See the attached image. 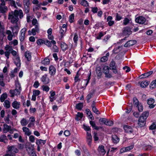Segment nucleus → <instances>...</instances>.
<instances>
[{
  "label": "nucleus",
  "instance_id": "49530a36",
  "mask_svg": "<svg viewBox=\"0 0 156 156\" xmlns=\"http://www.w3.org/2000/svg\"><path fill=\"white\" fill-rule=\"evenodd\" d=\"M5 50L9 52L11 51L12 50V46L9 45H6L5 48Z\"/></svg>",
  "mask_w": 156,
  "mask_h": 156
},
{
  "label": "nucleus",
  "instance_id": "0eeeda50",
  "mask_svg": "<svg viewBox=\"0 0 156 156\" xmlns=\"http://www.w3.org/2000/svg\"><path fill=\"white\" fill-rule=\"evenodd\" d=\"M133 147V145H131L129 146L125 147H123L120 149V153L122 154L123 153L128 151L132 149Z\"/></svg>",
  "mask_w": 156,
  "mask_h": 156
},
{
  "label": "nucleus",
  "instance_id": "39448f33",
  "mask_svg": "<svg viewBox=\"0 0 156 156\" xmlns=\"http://www.w3.org/2000/svg\"><path fill=\"white\" fill-rule=\"evenodd\" d=\"M98 154L101 156H103L106 153L104 146L103 145H101L98 147Z\"/></svg>",
  "mask_w": 156,
  "mask_h": 156
},
{
  "label": "nucleus",
  "instance_id": "a19ab883",
  "mask_svg": "<svg viewBox=\"0 0 156 156\" xmlns=\"http://www.w3.org/2000/svg\"><path fill=\"white\" fill-rule=\"evenodd\" d=\"M69 20L70 23L73 22L74 21V14H72L69 16Z\"/></svg>",
  "mask_w": 156,
  "mask_h": 156
},
{
  "label": "nucleus",
  "instance_id": "bb28decb",
  "mask_svg": "<svg viewBox=\"0 0 156 156\" xmlns=\"http://www.w3.org/2000/svg\"><path fill=\"white\" fill-rule=\"evenodd\" d=\"M153 72L152 71H150L147 73L143 74L140 76L141 78H145L148 77L151 74H152Z\"/></svg>",
  "mask_w": 156,
  "mask_h": 156
},
{
  "label": "nucleus",
  "instance_id": "e2e57ef3",
  "mask_svg": "<svg viewBox=\"0 0 156 156\" xmlns=\"http://www.w3.org/2000/svg\"><path fill=\"white\" fill-rule=\"evenodd\" d=\"M124 34L129 36L131 34V32L130 30H124Z\"/></svg>",
  "mask_w": 156,
  "mask_h": 156
},
{
  "label": "nucleus",
  "instance_id": "20e7f679",
  "mask_svg": "<svg viewBox=\"0 0 156 156\" xmlns=\"http://www.w3.org/2000/svg\"><path fill=\"white\" fill-rule=\"evenodd\" d=\"M27 29L26 28H23L20 32V35L19 38L20 41L22 42L25 39V35Z\"/></svg>",
  "mask_w": 156,
  "mask_h": 156
},
{
  "label": "nucleus",
  "instance_id": "e433bc0d",
  "mask_svg": "<svg viewBox=\"0 0 156 156\" xmlns=\"http://www.w3.org/2000/svg\"><path fill=\"white\" fill-rule=\"evenodd\" d=\"M80 4L85 7H87L89 6L88 2L86 0H81Z\"/></svg>",
  "mask_w": 156,
  "mask_h": 156
},
{
  "label": "nucleus",
  "instance_id": "72a5a7b5",
  "mask_svg": "<svg viewBox=\"0 0 156 156\" xmlns=\"http://www.w3.org/2000/svg\"><path fill=\"white\" fill-rule=\"evenodd\" d=\"M21 125L23 126H25L27 125L28 124V122L26 119L24 118L22 119L20 122Z\"/></svg>",
  "mask_w": 156,
  "mask_h": 156
},
{
  "label": "nucleus",
  "instance_id": "f03ea898",
  "mask_svg": "<svg viewBox=\"0 0 156 156\" xmlns=\"http://www.w3.org/2000/svg\"><path fill=\"white\" fill-rule=\"evenodd\" d=\"M7 153L3 156H16L15 153L18 152L17 148L14 146H8Z\"/></svg>",
  "mask_w": 156,
  "mask_h": 156
},
{
  "label": "nucleus",
  "instance_id": "4c0bfd02",
  "mask_svg": "<svg viewBox=\"0 0 156 156\" xmlns=\"http://www.w3.org/2000/svg\"><path fill=\"white\" fill-rule=\"evenodd\" d=\"M150 87L151 89H153L156 87V79L151 83Z\"/></svg>",
  "mask_w": 156,
  "mask_h": 156
},
{
  "label": "nucleus",
  "instance_id": "b1692460",
  "mask_svg": "<svg viewBox=\"0 0 156 156\" xmlns=\"http://www.w3.org/2000/svg\"><path fill=\"white\" fill-rule=\"evenodd\" d=\"M32 35L34 36L36 34V32H38L39 31V25H36L35 28L32 29Z\"/></svg>",
  "mask_w": 156,
  "mask_h": 156
},
{
  "label": "nucleus",
  "instance_id": "052dcab7",
  "mask_svg": "<svg viewBox=\"0 0 156 156\" xmlns=\"http://www.w3.org/2000/svg\"><path fill=\"white\" fill-rule=\"evenodd\" d=\"M10 44H13L14 45H16L18 44V41L16 40H15L12 41H11L9 42Z\"/></svg>",
  "mask_w": 156,
  "mask_h": 156
},
{
  "label": "nucleus",
  "instance_id": "cd10ccee",
  "mask_svg": "<svg viewBox=\"0 0 156 156\" xmlns=\"http://www.w3.org/2000/svg\"><path fill=\"white\" fill-rule=\"evenodd\" d=\"M46 140H43L41 139L37 140L36 141V144L37 145H42L46 143Z\"/></svg>",
  "mask_w": 156,
  "mask_h": 156
},
{
  "label": "nucleus",
  "instance_id": "37998d69",
  "mask_svg": "<svg viewBox=\"0 0 156 156\" xmlns=\"http://www.w3.org/2000/svg\"><path fill=\"white\" fill-rule=\"evenodd\" d=\"M49 59L48 58H45L41 62L44 65H48L49 64Z\"/></svg>",
  "mask_w": 156,
  "mask_h": 156
},
{
  "label": "nucleus",
  "instance_id": "aec40b11",
  "mask_svg": "<svg viewBox=\"0 0 156 156\" xmlns=\"http://www.w3.org/2000/svg\"><path fill=\"white\" fill-rule=\"evenodd\" d=\"M113 18L110 16H108L107 18V21L108 22V24L110 26H112L114 23V21L112 20Z\"/></svg>",
  "mask_w": 156,
  "mask_h": 156
},
{
  "label": "nucleus",
  "instance_id": "6e6d98bb",
  "mask_svg": "<svg viewBox=\"0 0 156 156\" xmlns=\"http://www.w3.org/2000/svg\"><path fill=\"white\" fill-rule=\"evenodd\" d=\"M83 116V114L82 113L78 112L77 114V117L76 118L77 120H80V119H81Z\"/></svg>",
  "mask_w": 156,
  "mask_h": 156
},
{
  "label": "nucleus",
  "instance_id": "9d476101",
  "mask_svg": "<svg viewBox=\"0 0 156 156\" xmlns=\"http://www.w3.org/2000/svg\"><path fill=\"white\" fill-rule=\"evenodd\" d=\"M136 22L140 24H143L145 22L146 20L145 18L142 16H139L136 19Z\"/></svg>",
  "mask_w": 156,
  "mask_h": 156
},
{
  "label": "nucleus",
  "instance_id": "f3484780",
  "mask_svg": "<svg viewBox=\"0 0 156 156\" xmlns=\"http://www.w3.org/2000/svg\"><path fill=\"white\" fill-rule=\"evenodd\" d=\"M31 54L29 51H26L25 53V57L27 60L28 61H30L31 59Z\"/></svg>",
  "mask_w": 156,
  "mask_h": 156
},
{
  "label": "nucleus",
  "instance_id": "6e6552de",
  "mask_svg": "<svg viewBox=\"0 0 156 156\" xmlns=\"http://www.w3.org/2000/svg\"><path fill=\"white\" fill-rule=\"evenodd\" d=\"M87 139L88 144L90 145L92 141V136L91 135V132H87Z\"/></svg>",
  "mask_w": 156,
  "mask_h": 156
},
{
  "label": "nucleus",
  "instance_id": "bf43d9fd",
  "mask_svg": "<svg viewBox=\"0 0 156 156\" xmlns=\"http://www.w3.org/2000/svg\"><path fill=\"white\" fill-rule=\"evenodd\" d=\"M78 36L76 34H75L73 37L74 42L76 44L78 40Z\"/></svg>",
  "mask_w": 156,
  "mask_h": 156
},
{
  "label": "nucleus",
  "instance_id": "de8ad7c7",
  "mask_svg": "<svg viewBox=\"0 0 156 156\" xmlns=\"http://www.w3.org/2000/svg\"><path fill=\"white\" fill-rule=\"evenodd\" d=\"M107 119L105 118H101L99 120V122L101 124H106L107 121Z\"/></svg>",
  "mask_w": 156,
  "mask_h": 156
},
{
  "label": "nucleus",
  "instance_id": "a18cd8bd",
  "mask_svg": "<svg viewBox=\"0 0 156 156\" xmlns=\"http://www.w3.org/2000/svg\"><path fill=\"white\" fill-rule=\"evenodd\" d=\"M131 21V20L130 19H128L127 18H125L123 20V24L124 25H126L128 24V23H129Z\"/></svg>",
  "mask_w": 156,
  "mask_h": 156
},
{
  "label": "nucleus",
  "instance_id": "13d9d810",
  "mask_svg": "<svg viewBox=\"0 0 156 156\" xmlns=\"http://www.w3.org/2000/svg\"><path fill=\"white\" fill-rule=\"evenodd\" d=\"M90 123L93 127L95 129H98V127L96 126L94 122L90 121Z\"/></svg>",
  "mask_w": 156,
  "mask_h": 156
},
{
  "label": "nucleus",
  "instance_id": "f8f14e48",
  "mask_svg": "<svg viewBox=\"0 0 156 156\" xmlns=\"http://www.w3.org/2000/svg\"><path fill=\"white\" fill-rule=\"evenodd\" d=\"M40 94V91L38 90H35L33 92V95L31 100L33 101H35L36 100V97Z\"/></svg>",
  "mask_w": 156,
  "mask_h": 156
},
{
  "label": "nucleus",
  "instance_id": "2f4dec72",
  "mask_svg": "<svg viewBox=\"0 0 156 156\" xmlns=\"http://www.w3.org/2000/svg\"><path fill=\"white\" fill-rule=\"evenodd\" d=\"M149 83V82L148 81H144L141 83L140 85L142 87H145L148 85Z\"/></svg>",
  "mask_w": 156,
  "mask_h": 156
},
{
  "label": "nucleus",
  "instance_id": "ea45409f",
  "mask_svg": "<svg viewBox=\"0 0 156 156\" xmlns=\"http://www.w3.org/2000/svg\"><path fill=\"white\" fill-rule=\"evenodd\" d=\"M3 105L6 108H9L10 107V103L9 101L8 100H5V101L3 103Z\"/></svg>",
  "mask_w": 156,
  "mask_h": 156
},
{
  "label": "nucleus",
  "instance_id": "4d7b16f0",
  "mask_svg": "<svg viewBox=\"0 0 156 156\" xmlns=\"http://www.w3.org/2000/svg\"><path fill=\"white\" fill-rule=\"evenodd\" d=\"M79 75L78 74V73H77L75 77L74 80L75 82H77L80 80V79L79 78Z\"/></svg>",
  "mask_w": 156,
  "mask_h": 156
},
{
  "label": "nucleus",
  "instance_id": "4468645a",
  "mask_svg": "<svg viewBox=\"0 0 156 156\" xmlns=\"http://www.w3.org/2000/svg\"><path fill=\"white\" fill-rule=\"evenodd\" d=\"M123 128L125 131L128 133H132L133 131L132 128L129 126L124 125Z\"/></svg>",
  "mask_w": 156,
  "mask_h": 156
},
{
  "label": "nucleus",
  "instance_id": "58836bf2",
  "mask_svg": "<svg viewBox=\"0 0 156 156\" xmlns=\"http://www.w3.org/2000/svg\"><path fill=\"white\" fill-rule=\"evenodd\" d=\"M45 39H39L37 41V43L39 45H41L43 44H44Z\"/></svg>",
  "mask_w": 156,
  "mask_h": 156
},
{
  "label": "nucleus",
  "instance_id": "6ab92c4d",
  "mask_svg": "<svg viewBox=\"0 0 156 156\" xmlns=\"http://www.w3.org/2000/svg\"><path fill=\"white\" fill-rule=\"evenodd\" d=\"M149 113L147 111H145L143 112L141 115L140 117V118H142V119H144L146 120L147 117L148 116Z\"/></svg>",
  "mask_w": 156,
  "mask_h": 156
},
{
  "label": "nucleus",
  "instance_id": "c03bdc74",
  "mask_svg": "<svg viewBox=\"0 0 156 156\" xmlns=\"http://www.w3.org/2000/svg\"><path fill=\"white\" fill-rule=\"evenodd\" d=\"M41 4H40L34 6L33 7V11L34 12H36L37 11V10H38L39 9V8L40 7Z\"/></svg>",
  "mask_w": 156,
  "mask_h": 156
},
{
  "label": "nucleus",
  "instance_id": "393cba45",
  "mask_svg": "<svg viewBox=\"0 0 156 156\" xmlns=\"http://www.w3.org/2000/svg\"><path fill=\"white\" fill-rule=\"evenodd\" d=\"M14 62L16 65L18 67H19L20 66V58L18 56H16V58H14Z\"/></svg>",
  "mask_w": 156,
  "mask_h": 156
},
{
  "label": "nucleus",
  "instance_id": "603ef678",
  "mask_svg": "<svg viewBox=\"0 0 156 156\" xmlns=\"http://www.w3.org/2000/svg\"><path fill=\"white\" fill-rule=\"evenodd\" d=\"M16 89H19L21 90V86L19 81H15Z\"/></svg>",
  "mask_w": 156,
  "mask_h": 156
},
{
  "label": "nucleus",
  "instance_id": "680f3d73",
  "mask_svg": "<svg viewBox=\"0 0 156 156\" xmlns=\"http://www.w3.org/2000/svg\"><path fill=\"white\" fill-rule=\"evenodd\" d=\"M138 110L140 112H141L143 111V107L142 105L141 104H139L138 105V106H137Z\"/></svg>",
  "mask_w": 156,
  "mask_h": 156
},
{
  "label": "nucleus",
  "instance_id": "864d4df0",
  "mask_svg": "<svg viewBox=\"0 0 156 156\" xmlns=\"http://www.w3.org/2000/svg\"><path fill=\"white\" fill-rule=\"evenodd\" d=\"M44 44L48 47H51V42L46 39H45Z\"/></svg>",
  "mask_w": 156,
  "mask_h": 156
},
{
  "label": "nucleus",
  "instance_id": "9b49d317",
  "mask_svg": "<svg viewBox=\"0 0 156 156\" xmlns=\"http://www.w3.org/2000/svg\"><path fill=\"white\" fill-rule=\"evenodd\" d=\"M20 90L19 89H15L14 90H11L9 91L12 97H14L15 95H19L20 93Z\"/></svg>",
  "mask_w": 156,
  "mask_h": 156
},
{
  "label": "nucleus",
  "instance_id": "7ed1b4c3",
  "mask_svg": "<svg viewBox=\"0 0 156 156\" xmlns=\"http://www.w3.org/2000/svg\"><path fill=\"white\" fill-rule=\"evenodd\" d=\"M34 144H30L29 146L27 147V150L30 156H37L34 151Z\"/></svg>",
  "mask_w": 156,
  "mask_h": 156
},
{
  "label": "nucleus",
  "instance_id": "69168bd1",
  "mask_svg": "<svg viewBox=\"0 0 156 156\" xmlns=\"http://www.w3.org/2000/svg\"><path fill=\"white\" fill-rule=\"evenodd\" d=\"M24 9H25V12L26 13H27L29 12V6L25 5L24 6Z\"/></svg>",
  "mask_w": 156,
  "mask_h": 156
},
{
  "label": "nucleus",
  "instance_id": "423d86ee",
  "mask_svg": "<svg viewBox=\"0 0 156 156\" xmlns=\"http://www.w3.org/2000/svg\"><path fill=\"white\" fill-rule=\"evenodd\" d=\"M103 72L105 74V76L106 77L110 78L112 77L111 75L109 73V69L108 66H105L104 67Z\"/></svg>",
  "mask_w": 156,
  "mask_h": 156
},
{
  "label": "nucleus",
  "instance_id": "c85d7f7f",
  "mask_svg": "<svg viewBox=\"0 0 156 156\" xmlns=\"http://www.w3.org/2000/svg\"><path fill=\"white\" fill-rule=\"evenodd\" d=\"M61 47L62 50L63 51H65L68 48L67 45L64 42L61 43Z\"/></svg>",
  "mask_w": 156,
  "mask_h": 156
},
{
  "label": "nucleus",
  "instance_id": "3c124183",
  "mask_svg": "<svg viewBox=\"0 0 156 156\" xmlns=\"http://www.w3.org/2000/svg\"><path fill=\"white\" fill-rule=\"evenodd\" d=\"M155 129H156V122H154L149 127V129L151 130H153Z\"/></svg>",
  "mask_w": 156,
  "mask_h": 156
},
{
  "label": "nucleus",
  "instance_id": "1a4fd4ad",
  "mask_svg": "<svg viewBox=\"0 0 156 156\" xmlns=\"http://www.w3.org/2000/svg\"><path fill=\"white\" fill-rule=\"evenodd\" d=\"M142 119L141 118H139L138 123V127H143L145 125L146 120Z\"/></svg>",
  "mask_w": 156,
  "mask_h": 156
},
{
  "label": "nucleus",
  "instance_id": "7c9ffc66",
  "mask_svg": "<svg viewBox=\"0 0 156 156\" xmlns=\"http://www.w3.org/2000/svg\"><path fill=\"white\" fill-rule=\"evenodd\" d=\"M109 55V52L107 53L106 56L102 57L101 59V61L102 62H105L107 61L108 59V57Z\"/></svg>",
  "mask_w": 156,
  "mask_h": 156
},
{
  "label": "nucleus",
  "instance_id": "c756f323",
  "mask_svg": "<svg viewBox=\"0 0 156 156\" xmlns=\"http://www.w3.org/2000/svg\"><path fill=\"white\" fill-rule=\"evenodd\" d=\"M20 103L17 101H15L12 103V106L15 108L17 109L20 107Z\"/></svg>",
  "mask_w": 156,
  "mask_h": 156
},
{
  "label": "nucleus",
  "instance_id": "2eb2a0df",
  "mask_svg": "<svg viewBox=\"0 0 156 156\" xmlns=\"http://www.w3.org/2000/svg\"><path fill=\"white\" fill-rule=\"evenodd\" d=\"M49 73L51 76L55 75L56 73V69L53 66H51L49 67Z\"/></svg>",
  "mask_w": 156,
  "mask_h": 156
},
{
  "label": "nucleus",
  "instance_id": "dca6fc26",
  "mask_svg": "<svg viewBox=\"0 0 156 156\" xmlns=\"http://www.w3.org/2000/svg\"><path fill=\"white\" fill-rule=\"evenodd\" d=\"M136 43V41L135 40L129 41L124 44V46L126 47H129L133 45Z\"/></svg>",
  "mask_w": 156,
  "mask_h": 156
},
{
  "label": "nucleus",
  "instance_id": "5fc2aeb1",
  "mask_svg": "<svg viewBox=\"0 0 156 156\" xmlns=\"http://www.w3.org/2000/svg\"><path fill=\"white\" fill-rule=\"evenodd\" d=\"M42 90L46 92L48 91L49 90V87L47 86L43 85L42 86Z\"/></svg>",
  "mask_w": 156,
  "mask_h": 156
},
{
  "label": "nucleus",
  "instance_id": "79ce46f5",
  "mask_svg": "<svg viewBox=\"0 0 156 156\" xmlns=\"http://www.w3.org/2000/svg\"><path fill=\"white\" fill-rule=\"evenodd\" d=\"M109 66L110 69H114L115 68H116L115 62L113 61H112L111 62Z\"/></svg>",
  "mask_w": 156,
  "mask_h": 156
},
{
  "label": "nucleus",
  "instance_id": "09e8293b",
  "mask_svg": "<svg viewBox=\"0 0 156 156\" xmlns=\"http://www.w3.org/2000/svg\"><path fill=\"white\" fill-rule=\"evenodd\" d=\"M83 107V104L81 103H80L76 105V108L79 110H80Z\"/></svg>",
  "mask_w": 156,
  "mask_h": 156
},
{
  "label": "nucleus",
  "instance_id": "8fccbe9b",
  "mask_svg": "<svg viewBox=\"0 0 156 156\" xmlns=\"http://www.w3.org/2000/svg\"><path fill=\"white\" fill-rule=\"evenodd\" d=\"M83 128L87 132H91L90 131V128L89 126H87L85 125H83Z\"/></svg>",
  "mask_w": 156,
  "mask_h": 156
},
{
  "label": "nucleus",
  "instance_id": "a211bd4d",
  "mask_svg": "<svg viewBox=\"0 0 156 156\" xmlns=\"http://www.w3.org/2000/svg\"><path fill=\"white\" fill-rule=\"evenodd\" d=\"M22 129L23 132L25 133V134L28 136H30L31 134V132L29 129L26 127H23Z\"/></svg>",
  "mask_w": 156,
  "mask_h": 156
},
{
  "label": "nucleus",
  "instance_id": "f257e3e1",
  "mask_svg": "<svg viewBox=\"0 0 156 156\" xmlns=\"http://www.w3.org/2000/svg\"><path fill=\"white\" fill-rule=\"evenodd\" d=\"M18 16H19L20 18L23 17V12L21 10L19 11L15 10L14 12H9L8 19L10 20L12 23H16L18 20Z\"/></svg>",
  "mask_w": 156,
  "mask_h": 156
},
{
  "label": "nucleus",
  "instance_id": "ddd939ff",
  "mask_svg": "<svg viewBox=\"0 0 156 156\" xmlns=\"http://www.w3.org/2000/svg\"><path fill=\"white\" fill-rule=\"evenodd\" d=\"M154 102V100L153 98H151L148 100L147 104L149 105V108H152L154 107L155 105L153 104Z\"/></svg>",
  "mask_w": 156,
  "mask_h": 156
},
{
  "label": "nucleus",
  "instance_id": "f704fd0d",
  "mask_svg": "<svg viewBox=\"0 0 156 156\" xmlns=\"http://www.w3.org/2000/svg\"><path fill=\"white\" fill-rule=\"evenodd\" d=\"M95 102H93V103H92L91 106L92 108V110L95 113L97 114H99V113L98 112V111L97 109L95 107L94 105H95Z\"/></svg>",
  "mask_w": 156,
  "mask_h": 156
},
{
  "label": "nucleus",
  "instance_id": "774afa93",
  "mask_svg": "<svg viewBox=\"0 0 156 156\" xmlns=\"http://www.w3.org/2000/svg\"><path fill=\"white\" fill-rule=\"evenodd\" d=\"M53 50L55 52H58V48L55 45H53Z\"/></svg>",
  "mask_w": 156,
  "mask_h": 156
},
{
  "label": "nucleus",
  "instance_id": "4be33fe9",
  "mask_svg": "<svg viewBox=\"0 0 156 156\" xmlns=\"http://www.w3.org/2000/svg\"><path fill=\"white\" fill-rule=\"evenodd\" d=\"M112 140L114 144H117L119 141V138L116 135H112Z\"/></svg>",
  "mask_w": 156,
  "mask_h": 156
},
{
  "label": "nucleus",
  "instance_id": "a878e982",
  "mask_svg": "<svg viewBox=\"0 0 156 156\" xmlns=\"http://www.w3.org/2000/svg\"><path fill=\"white\" fill-rule=\"evenodd\" d=\"M47 75H44L42 76L41 78V80L44 84H46L48 83V81L47 80Z\"/></svg>",
  "mask_w": 156,
  "mask_h": 156
},
{
  "label": "nucleus",
  "instance_id": "c9c22d12",
  "mask_svg": "<svg viewBox=\"0 0 156 156\" xmlns=\"http://www.w3.org/2000/svg\"><path fill=\"white\" fill-rule=\"evenodd\" d=\"M7 97V95L6 93L2 94L0 97V99L2 102H3L5 100Z\"/></svg>",
  "mask_w": 156,
  "mask_h": 156
},
{
  "label": "nucleus",
  "instance_id": "473e14b6",
  "mask_svg": "<svg viewBox=\"0 0 156 156\" xmlns=\"http://www.w3.org/2000/svg\"><path fill=\"white\" fill-rule=\"evenodd\" d=\"M10 129V127L6 124L3 125V131L5 133L8 132Z\"/></svg>",
  "mask_w": 156,
  "mask_h": 156
},
{
  "label": "nucleus",
  "instance_id": "5701e85b",
  "mask_svg": "<svg viewBox=\"0 0 156 156\" xmlns=\"http://www.w3.org/2000/svg\"><path fill=\"white\" fill-rule=\"evenodd\" d=\"M86 111L87 112V114L89 117V119H91V120H93L94 118L91 112L88 109H86Z\"/></svg>",
  "mask_w": 156,
  "mask_h": 156
},
{
  "label": "nucleus",
  "instance_id": "338daca9",
  "mask_svg": "<svg viewBox=\"0 0 156 156\" xmlns=\"http://www.w3.org/2000/svg\"><path fill=\"white\" fill-rule=\"evenodd\" d=\"M29 139L30 141L33 143L35 141L34 137L33 136L31 135L29 137Z\"/></svg>",
  "mask_w": 156,
  "mask_h": 156
},
{
  "label": "nucleus",
  "instance_id": "0e129e2a",
  "mask_svg": "<svg viewBox=\"0 0 156 156\" xmlns=\"http://www.w3.org/2000/svg\"><path fill=\"white\" fill-rule=\"evenodd\" d=\"M113 124V122L111 120H108L106 123L105 125L109 126H111Z\"/></svg>",
  "mask_w": 156,
  "mask_h": 156
},
{
  "label": "nucleus",
  "instance_id": "412c9836",
  "mask_svg": "<svg viewBox=\"0 0 156 156\" xmlns=\"http://www.w3.org/2000/svg\"><path fill=\"white\" fill-rule=\"evenodd\" d=\"M6 34L8 35V39L10 41H11L12 39L13 35L12 32L9 30H7L6 31Z\"/></svg>",
  "mask_w": 156,
  "mask_h": 156
}]
</instances>
